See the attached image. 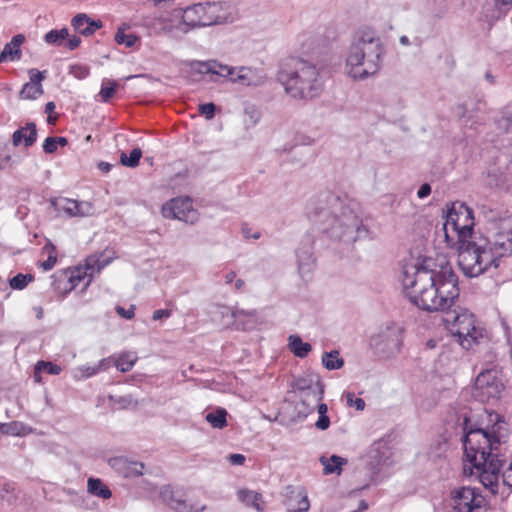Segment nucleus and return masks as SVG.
<instances>
[{
  "mask_svg": "<svg viewBox=\"0 0 512 512\" xmlns=\"http://www.w3.org/2000/svg\"><path fill=\"white\" fill-rule=\"evenodd\" d=\"M71 73L75 77L83 79L89 75V68L85 65H74L71 67Z\"/></svg>",
  "mask_w": 512,
  "mask_h": 512,
  "instance_id": "nucleus-53",
  "label": "nucleus"
},
{
  "mask_svg": "<svg viewBox=\"0 0 512 512\" xmlns=\"http://www.w3.org/2000/svg\"><path fill=\"white\" fill-rule=\"evenodd\" d=\"M145 25L150 33L156 36L166 35L172 38H179L187 34V29L181 23L180 11L178 10L150 17L146 20Z\"/></svg>",
  "mask_w": 512,
  "mask_h": 512,
  "instance_id": "nucleus-12",
  "label": "nucleus"
},
{
  "mask_svg": "<svg viewBox=\"0 0 512 512\" xmlns=\"http://www.w3.org/2000/svg\"><path fill=\"white\" fill-rule=\"evenodd\" d=\"M117 83L113 80L103 79L99 95L102 101L108 102L115 94Z\"/></svg>",
  "mask_w": 512,
  "mask_h": 512,
  "instance_id": "nucleus-45",
  "label": "nucleus"
},
{
  "mask_svg": "<svg viewBox=\"0 0 512 512\" xmlns=\"http://www.w3.org/2000/svg\"><path fill=\"white\" fill-rule=\"evenodd\" d=\"M111 359L110 358H104L98 362L97 365H95L97 368H99L100 371L107 370L110 367Z\"/></svg>",
  "mask_w": 512,
  "mask_h": 512,
  "instance_id": "nucleus-62",
  "label": "nucleus"
},
{
  "mask_svg": "<svg viewBox=\"0 0 512 512\" xmlns=\"http://www.w3.org/2000/svg\"><path fill=\"white\" fill-rule=\"evenodd\" d=\"M25 430V425L18 421L0 423V433L2 434L20 436L25 434Z\"/></svg>",
  "mask_w": 512,
  "mask_h": 512,
  "instance_id": "nucleus-40",
  "label": "nucleus"
},
{
  "mask_svg": "<svg viewBox=\"0 0 512 512\" xmlns=\"http://www.w3.org/2000/svg\"><path fill=\"white\" fill-rule=\"evenodd\" d=\"M227 412L224 408H218L206 415L205 419L213 428L222 429L227 426Z\"/></svg>",
  "mask_w": 512,
  "mask_h": 512,
  "instance_id": "nucleus-38",
  "label": "nucleus"
},
{
  "mask_svg": "<svg viewBox=\"0 0 512 512\" xmlns=\"http://www.w3.org/2000/svg\"><path fill=\"white\" fill-rule=\"evenodd\" d=\"M113 461H114V465L123 466V467L126 465H129L128 471L125 473L126 477L132 476V475H142V473H143L144 465L142 463H138V462L128 463L123 458H117V459H114Z\"/></svg>",
  "mask_w": 512,
  "mask_h": 512,
  "instance_id": "nucleus-43",
  "label": "nucleus"
},
{
  "mask_svg": "<svg viewBox=\"0 0 512 512\" xmlns=\"http://www.w3.org/2000/svg\"><path fill=\"white\" fill-rule=\"evenodd\" d=\"M234 73H237L236 84L243 86H259L266 80L263 71L257 68L241 66Z\"/></svg>",
  "mask_w": 512,
  "mask_h": 512,
  "instance_id": "nucleus-22",
  "label": "nucleus"
},
{
  "mask_svg": "<svg viewBox=\"0 0 512 512\" xmlns=\"http://www.w3.org/2000/svg\"><path fill=\"white\" fill-rule=\"evenodd\" d=\"M141 156H142L141 149L134 148L130 152L129 156H127L125 153H122L121 157H120V161H121L122 165H124L126 167H130V168H134L139 164Z\"/></svg>",
  "mask_w": 512,
  "mask_h": 512,
  "instance_id": "nucleus-44",
  "label": "nucleus"
},
{
  "mask_svg": "<svg viewBox=\"0 0 512 512\" xmlns=\"http://www.w3.org/2000/svg\"><path fill=\"white\" fill-rule=\"evenodd\" d=\"M179 11L181 23L187 29V33L192 29L208 26L207 21L204 20V3L194 4Z\"/></svg>",
  "mask_w": 512,
  "mask_h": 512,
  "instance_id": "nucleus-18",
  "label": "nucleus"
},
{
  "mask_svg": "<svg viewBox=\"0 0 512 512\" xmlns=\"http://www.w3.org/2000/svg\"><path fill=\"white\" fill-rule=\"evenodd\" d=\"M135 306L131 305L129 309H125L122 306L116 307V312L119 316L125 319H132L134 317Z\"/></svg>",
  "mask_w": 512,
  "mask_h": 512,
  "instance_id": "nucleus-54",
  "label": "nucleus"
},
{
  "mask_svg": "<svg viewBox=\"0 0 512 512\" xmlns=\"http://www.w3.org/2000/svg\"><path fill=\"white\" fill-rule=\"evenodd\" d=\"M474 218L472 211L463 203H453L448 209L439 232L447 247L459 246L472 239Z\"/></svg>",
  "mask_w": 512,
  "mask_h": 512,
  "instance_id": "nucleus-6",
  "label": "nucleus"
},
{
  "mask_svg": "<svg viewBox=\"0 0 512 512\" xmlns=\"http://www.w3.org/2000/svg\"><path fill=\"white\" fill-rule=\"evenodd\" d=\"M44 40L49 45L64 46L69 50L76 49L81 43V39L78 36L73 35L70 37L67 28L50 30L45 34Z\"/></svg>",
  "mask_w": 512,
  "mask_h": 512,
  "instance_id": "nucleus-20",
  "label": "nucleus"
},
{
  "mask_svg": "<svg viewBox=\"0 0 512 512\" xmlns=\"http://www.w3.org/2000/svg\"><path fill=\"white\" fill-rule=\"evenodd\" d=\"M51 205L58 213H64L68 217H85L93 212L90 202L76 201L69 198L53 199Z\"/></svg>",
  "mask_w": 512,
  "mask_h": 512,
  "instance_id": "nucleus-16",
  "label": "nucleus"
},
{
  "mask_svg": "<svg viewBox=\"0 0 512 512\" xmlns=\"http://www.w3.org/2000/svg\"><path fill=\"white\" fill-rule=\"evenodd\" d=\"M98 372H99V368H97L96 366L83 365V366L77 367L74 370L73 376L75 379L80 380V379L92 377V376L96 375Z\"/></svg>",
  "mask_w": 512,
  "mask_h": 512,
  "instance_id": "nucleus-46",
  "label": "nucleus"
},
{
  "mask_svg": "<svg viewBox=\"0 0 512 512\" xmlns=\"http://www.w3.org/2000/svg\"><path fill=\"white\" fill-rule=\"evenodd\" d=\"M293 388L300 398L301 405L304 407L301 412L305 414L315 409L317 403L322 400L324 393V384L318 375H307L297 378Z\"/></svg>",
  "mask_w": 512,
  "mask_h": 512,
  "instance_id": "nucleus-9",
  "label": "nucleus"
},
{
  "mask_svg": "<svg viewBox=\"0 0 512 512\" xmlns=\"http://www.w3.org/2000/svg\"><path fill=\"white\" fill-rule=\"evenodd\" d=\"M138 357L133 352H123L121 353L114 362V365L121 372L130 371L135 365Z\"/></svg>",
  "mask_w": 512,
  "mask_h": 512,
  "instance_id": "nucleus-36",
  "label": "nucleus"
},
{
  "mask_svg": "<svg viewBox=\"0 0 512 512\" xmlns=\"http://www.w3.org/2000/svg\"><path fill=\"white\" fill-rule=\"evenodd\" d=\"M115 258V253L112 250H104L101 253H95L86 258L85 267L77 268L75 271L71 273L69 276V290L74 289L78 283L84 280L86 277L88 278L87 284L91 281L95 274L100 273V271L109 265L112 260Z\"/></svg>",
  "mask_w": 512,
  "mask_h": 512,
  "instance_id": "nucleus-13",
  "label": "nucleus"
},
{
  "mask_svg": "<svg viewBox=\"0 0 512 512\" xmlns=\"http://www.w3.org/2000/svg\"><path fill=\"white\" fill-rule=\"evenodd\" d=\"M291 489V495L287 500V507L290 512H307L310 508V502L307 492L303 488Z\"/></svg>",
  "mask_w": 512,
  "mask_h": 512,
  "instance_id": "nucleus-24",
  "label": "nucleus"
},
{
  "mask_svg": "<svg viewBox=\"0 0 512 512\" xmlns=\"http://www.w3.org/2000/svg\"><path fill=\"white\" fill-rule=\"evenodd\" d=\"M278 79L285 92L296 99H312L323 89L319 68L301 57H288L280 66Z\"/></svg>",
  "mask_w": 512,
  "mask_h": 512,
  "instance_id": "nucleus-5",
  "label": "nucleus"
},
{
  "mask_svg": "<svg viewBox=\"0 0 512 512\" xmlns=\"http://www.w3.org/2000/svg\"><path fill=\"white\" fill-rule=\"evenodd\" d=\"M502 484L508 488H512V466L508 464L507 468L502 473Z\"/></svg>",
  "mask_w": 512,
  "mask_h": 512,
  "instance_id": "nucleus-56",
  "label": "nucleus"
},
{
  "mask_svg": "<svg viewBox=\"0 0 512 512\" xmlns=\"http://www.w3.org/2000/svg\"><path fill=\"white\" fill-rule=\"evenodd\" d=\"M383 348L380 350L386 357H395L402 349L403 341L399 332H392L383 339Z\"/></svg>",
  "mask_w": 512,
  "mask_h": 512,
  "instance_id": "nucleus-28",
  "label": "nucleus"
},
{
  "mask_svg": "<svg viewBox=\"0 0 512 512\" xmlns=\"http://www.w3.org/2000/svg\"><path fill=\"white\" fill-rule=\"evenodd\" d=\"M246 115L249 116L251 125H256L259 121V114L255 110L248 111L246 110Z\"/></svg>",
  "mask_w": 512,
  "mask_h": 512,
  "instance_id": "nucleus-63",
  "label": "nucleus"
},
{
  "mask_svg": "<svg viewBox=\"0 0 512 512\" xmlns=\"http://www.w3.org/2000/svg\"><path fill=\"white\" fill-rule=\"evenodd\" d=\"M317 39L311 31H303L296 37V45L299 50L306 53L311 51L316 45Z\"/></svg>",
  "mask_w": 512,
  "mask_h": 512,
  "instance_id": "nucleus-37",
  "label": "nucleus"
},
{
  "mask_svg": "<svg viewBox=\"0 0 512 512\" xmlns=\"http://www.w3.org/2000/svg\"><path fill=\"white\" fill-rule=\"evenodd\" d=\"M383 48L375 30L364 27L355 31L346 52L345 71L353 79H365L378 72Z\"/></svg>",
  "mask_w": 512,
  "mask_h": 512,
  "instance_id": "nucleus-4",
  "label": "nucleus"
},
{
  "mask_svg": "<svg viewBox=\"0 0 512 512\" xmlns=\"http://www.w3.org/2000/svg\"><path fill=\"white\" fill-rule=\"evenodd\" d=\"M430 193H431V186L428 183H424L419 188V190L417 192V196L419 199H424V198L428 197L430 195Z\"/></svg>",
  "mask_w": 512,
  "mask_h": 512,
  "instance_id": "nucleus-59",
  "label": "nucleus"
},
{
  "mask_svg": "<svg viewBox=\"0 0 512 512\" xmlns=\"http://www.w3.org/2000/svg\"><path fill=\"white\" fill-rule=\"evenodd\" d=\"M57 144L53 137H47L43 143V150L45 153L52 154L57 150Z\"/></svg>",
  "mask_w": 512,
  "mask_h": 512,
  "instance_id": "nucleus-55",
  "label": "nucleus"
},
{
  "mask_svg": "<svg viewBox=\"0 0 512 512\" xmlns=\"http://www.w3.org/2000/svg\"><path fill=\"white\" fill-rule=\"evenodd\" d=\"M311 219L322 232L334 239L355 242L369 234L359 216V206L352 200L344 202L339 197H331V208L315 209Z\"/></svg>",
  "mask_w": 512,
  "mask_h": 512,
  "instance_id": "nucleus-3",
  "label": "nucleus"
},
{
  "mask_svg": "<svg viewBox=\"0 0 512 512\" xmlns=\"http://www.w3.org/2000/svg\"><path fill=\"white\" fill-rule=\"evenodd\" d=\"M162 500L172 509L177 512H193L192 507L189 506L184 500L176 499L170 487H163L160 491Z\"/></svg>",
  "mask_w": 512,
  "mask_h": 512,
  "instance_id": "nucleus-30",
  "label": "nucleus"
},
{
  "mask_svg": "<svg viewBox=\"0 0 512 512\" xmlns=\"http://www.w3.org/2000/svg\"><path fill=\"white\" fill-rule=\"evenodd\" d=\"M504 389L500 373L497 369H486L479 373L475 380L472 396L475 400L485 403L500 398Z\"/></svg>",
  "mask_w": 512,
  "mask_h": 512,
  "instance_id": "nucleus-10",
  "label": "nucleus"
},
{
  "mask_svg": "<svg viewBox=\"0 0 512 512\" xmlns=\"http://www.w3.org/2000/svg\"><path fill=\"white\" fill-rule=\"evenodd\" d=\"M29 82L25 83L19 92V98L23 100H35L40 97L44 90L42 81L45 76L43 72L32 68L28 71Z\"/></svg>",
  "mask_w": 512,
  "mask_h": 512,
  "instance_id": "nucleus-19",
  "label": "nucleus"
},
{
  "mask_svg": "<svg viewBox=\"0 0 512 512\" xmlns=\"http://www.w3.org/2000/svg\"><path fill=\"white\" fill-rule=\"evenodd\" d=\"M494 421L491 427L466 429L464 453L470 463V474H475L483 486L492 494L499 492V472L503 464L502 445L506 443L508 429L506 423L496 413L489 414ZM468 465H464L467 473Z\"/></svg>",
  "mask_w": 512,
  "mask_h": 512,
  "instance_id": "nucleus-2",
  "label": "nucleus"
},
{
  "mask_svg": "<svg viewBox=\"0 0 512 512\" xmlns=\"http://www.w3.org/2000/svg\"><path fill=\"white\" fill-rule=\"evenodd\" d=\"M87 491L93 495L102 499H109L112 496L111 490L103 484L99 478L90 477L87 481Z\"/></svg>",
  "mask_w": 512,
  "mask_h": 512,
  "instance_id": "nucleus-32",
  "label": "nucleus"
},
{
  "mask_svg": "<svg viewBox=\"0 0 512 512\" xmlns=\"http://www.w3.org/2000/svg\"><path fill=\"white\" fill-rule=\"evenodd\" d=\"M235 314L243 313L245 315H242L241 317H235V323L234 326L241 329H249L254 326L257 320V313L256 311H245V310H238L234 309Z\"/></svg>",
  "mask_w": 512,
  "mask_h": 512,
  "instance_id": "nucleus-35",
  "label": "nucleus"
},
{
  "mask_svg": "<svg viewBox=\"0 0 512 512\" xmlns=\"http://www.w3.org/2000/svg\"><path fill=\"white\" fill-rule=\"evenodd\" d=\"M296 257L299 274L303 279H306L312 273L315 264L311 244L307 243L299 247L296 251Z\"/></svg>",
  "mask_w": 512,
  "mask_h": 512,
  "instance_id": "nucleus-23",
  "label": "nucleus"
},
{
  "mask_svg": "<svg viewBox=\"0 0 512 512\" xmlns=\"http://www.w3.org/2000/svg\"><path fill=\"white\" fill-rule=\"evenodd\" d=\"M330 425V419L327 414L319 415V419L315 423V427L319 430H326Z\"/></svg>",
  "mask_w": 512,
  "mask_h": 512,
  "instance_id": "nucleus-57",
  "label": "nucleus"
},
{
  "mask_svg": "<svg viewBox=\"0 0 512 512\" xmlns=\"http://www.w3.org/2000/svg\"><path fill=\"white\" fill-rule=\"evenodd\" d=\"M162 214L165 218L178 219L186 223H195L198 213L193 208L189 197L174 198L162 206Z\"/></svg>",
  "mask_w": 512,
  "mask_h": 512,
  "instance_id": "nucleus-15",
  "label": "nucleus"
},
{
  "mask_svg": "<svg viewBox=\"0 0 512 512\" xmlns=\"http://www.w3.org/2000/svg\"><path fill=\"white\" fill-rule=\"evenodd\" d=\"M322 364L328 370H337L344 365V361L340 357L339 352L334 350L331 352H325L322 355Z\"/></svg>",
  "mask_w": 512,
  "mask_h": 512,
  "instance_id": "nucleus-39",
  "label": "nucleus"
},
{
  "mask_svg": "<svg viewBox=\"0 0 512 512\" xmlns=\"http://www.w3.org/2000/svg\"><path fill=\"white\" fill-rule=\"evenodd\" d=\"M458 251V264L463 273L468 277H477L484 273L489 267H498L495 263V256L489 251L486 240L477 243L468 240L463 245L452 246Z\"/></svg>",
  "mask_w": 512,
  "mask_h": 512,
  "instance_id": "nucleus-7",
  "label": "nucleus"
},
{
  "mask_svg": "<svg viewBox=\"0 0 512 512\" xmlns=\"http://www.w3.org/2000/svg\"><path fill=\"white\" fill-rule=\"evenodd\" d=\"M71 23L75 31L84 36L92 35L102 27L101 21L91 20L86 14H77Z\"/></svg>",
  "mask_w": 512,
  "mask_h": 512,
  "instance_id": "nucleus-26",
  "label": "nucleus"
},
{
  "mask_svg": "<svg viewBox=\"0 0 512 512\" xmlns=\"http://www.w3.org/2000/svg\"><path fill=\"white\" fill-rule=\"evenodd\" d=\"M171 316V310L168 309H159L155 310L152 315L153 320H160L162 318H168Z\"/></svg>",
  "mask_w": 512,
  "mask_h": 512,
  "instance_id": "nucleus-58",
  "label": "nucleus"
},
{
  "mask_svg": "<svg viewBox=\"0 0 512 512\" xmlns=\"http://www.w3.org/2000/svg\"><path fill=\"white\" fill-rule=\"evenodd\" d=\"M37 139V129L34 123H28L26 126L17 129L12 136L14 146L24 144L26 147L32 146Z\"/></svg>",
  "mask_w": 512,
  "mask_h": 512,
  "instance_id": "nucleus-25",
  "label": "nucleus"
},
{
  "mask_svg": "<svg viewBox=\"0 0 512 512\" xmlns=\"http://www.w3.org/2000/svg\"><path fill=\"white\" fill-rule=\"evenodd\" d=\"M447 329L457 338L464 349H471L484 338V328L477 321L474 314L467 310L454 312L444 318Z\"/></svg>",
  "mask_w": 512,
  "mask_h": 512,
  "instance_id": "nucleus-8",
  "label": "nucleus"
},
{
  "mask_svg": "<svg viewBox=\"0 0 512 512\" xmlns=\"http://www.w3.org/2000/svg\"><path fill=\"white\" fill-rule=\"evenodd\" d=\"M11 161V155H5L3 158L0 159V169H5L7 167V164Z\"/></svg>",
  "mask_w": 512,
  "mask_h": 512,
  "instance_id": "nucleus-64",
  "label": "nucleus"
},
{
  "mask_svg": "<svg viewBox=\"0 0 512 512\" xmlns=\"http://www.w3.org/2000/svg\"><path fill=\"white\" fill-rule=\"evenodd\" d=\"M238 497L240 501L246 505L255 508L257 511H263V507L261 506L262 495L260 493L242 489L238 492Z\"/></svg>",
  "mask_w": 512,
  "mask_h": 512,
  "instance_id": "nucleus-34",
  "label": "nucleus"
},
{
  "mask_svg": "<svg viewBox=\"0 0 512 512\" xmlns=\"http://www.w3.org/2000/svg\"><path fill=\"white\" fill-rule=\"evenodd\" d=\"M229 462L232 465H242L245 462V456L242 454H231L229 456Z\"/></svg>",
  "mask_w": 512,
  "mask_h": 512,
  "instance_id": "nucleus-61",
  "label": "nucleus"
},
{
  "mask_svg": "<svg viewBox=\"0 0 512 512\" xmlns=\"http://www.w3.org/2000/svg\"><path fill=\"white\" fill-rule=\"evenodd\" d=\"M110 399L115 405H118L122 409L136 407L138 404L137 400H135L132 395H123L118 397L111 396Z\"/></svg>",
  "mask_w": 512,
  "mask_h": 512,
  "instance_id": "nucleus-49",
  "label": "nucleus"
},
{
  "mask_svg": "<svg viewBox=\"0 0 512 512\" xmlns=\"http://www.w3.org/2000/svg\"><path fill=\"white\" fill-rule=\"evenodd\" d=\"M402 285L410 301L429 312L447 311L459 297L458 278L444 255L405 267Z\"/></svg>",
  "mask_w": 512,
  "mask_h": 512,
  "instance_id": "nucleus-1",
  "label": "nucleus"
},
{
  "mask_svg": "<svg viewBox=\"0 0 512 512\" xmlns=\"http://www.w3.org/2000/svg\"><path fill=\"white\" fill-rule=\"evenodd\" d=\"M290 351L299 358L306 357L309 352L312 350V346L303 342L302 339L298 335H290L288 338Z\"/></svg>",
  "mask_w": 512,
  "mask_h": 512,
  "instance_id": "nucleus-33",
  "label": "nucleus"
},
{
  "mask_svg": "<svg viewBox=\"0 0 512 512\" xmlns=\"http://www.w3.org/2000/svg\"><path fill=\"white\" fill-rule=\"evenodd\" d=\"M215 105L213 103H206L199 106V112L204 115L206 119L210 120L215 115Z\"/></svg>",
  "mask_w": 512,
  "mask_h": 512,
  "instance_id": "nucleus-52",
  "label": "nucleus"
},
{
  "mask_svg": "<svg viewBox=\"0 0 512 512\" xmlns=\"http://www.w3.org/2000/svg\"><path fill=\"white\" fill-rule=\"evenodd\" d=\"M204 10L208 26L232 23L238 19V8L232 0L204 3Z\"/></svg>",
  "mask_w": 512,
  "mask_h": 512,
  "instance_id": "nucleus-14",
  "label": "nucleus"
},
{
  "mask_svg": "<svg viewBox=\"0 0 512 512\" xmlns=\"http://www.w3.org/2000/svg\"><path fill=\"white\" fill-rule=\"evenodd\" d=\"M24 41V36L15 35L12 40L7 43L0 54V62L6 60H16L21 57L20 46Z\"/></svg>",
  "mask_w": 512,
  "mask_h": 512,
  "instance_id": "nucleus-29",
  "label": "nucleus"
},
{
  "mask_svg": "<svg viewBox=\"0 0 512 512\" xmlns=\"http://www.w3.org/2000/svg\"><path fill=\"white\" fill-rule=\"evenodd\" d=\"M320 463L323 466L324 474L339 475L342 472V466L347 463V460L337 455H332L331 457L321 456Z\"/></svg>",
  "mask_w": 512,
  "mask_h": 512,
  "instance_id": "nucleus-31",
  "label": "nucleus"
},
{
  "mask_svg": "<svg viewBox=\"0 0 512 512\" xmlns=\"http://www.w3.org/2000/svg\"><path fill=\"white\" fill-rule=\"evenodd\" d=\"M346 402L350 407H355L356 410L362 411L365 408V401L362 398L355 397L354 393H346Z\"/></svg>",
  "mask_w": 512,
  "mask_h": 512,
  "instance_id": "nucleus-51",
  "label": "nucleus"
},
{
  "mask_svg": "<svg viewBox=\"0 0 512 512\" xmlns=\"http://www.w3.org/2000/svg\"><path fill=\"white\" fill-rule=\"evenodd\" d=\"M44 250L48 253V257L45 261L41 263V267L43 268L44 271H49L55 266L57 262L55 247L45 246Z\"/></svg>",
  "mask_w": 512,
  "mask_h": 512,
  "instance_id": "nucleus-50",
  "label": "nucleus"
},
{
  "mask_svg": "<svg viewBox=\"0 0 512 512\" xmlns=\"http://www.w3.org/2000/svg\"><path fill=\"white\" fill-rule=\"evenodd\" d=\"M33 280V276L31 274H17L13 278L10 279V286L12 289L22 290L24 289L31 281Z\"/></svg>",
  "mask_w": 512,
  "mask_h": 512,
  "instance_id": "nucleus-47",
  "label": "nucleus"
},
{
  "mask_svg": "<svg viewBox=\"0 0 512 512\" xmlns=\"http://www.w3.org/2000/svg\"><path fill=\"white\" fill-rule=\"evenodd\" d=\"M486 245L498 263L500 258L512 254V230L499 231L492 240H486Z\"/></svg>",
  "mask_w": 512,
  "mask_h": 512,
  "instance_id": "nucleus-17",
  "label": "nucleus"
},
{
  "mask_svg": "<svg viewBox=\"0 0 512 512\" xmlns=\"http://www.w3.org/2000/svg\"><path fill=\"white\" fill-rule=\"evenodd\" d=\"M451 506L455 512H487V501L476 487L462 486L451 491Z\"/></svg>",
  "mask_w": 512,
  "mask_h": 512,
  "instance_id": "nucleus-11",
  "label": "nucleus"
},
{
  "mask_svg": "<svg viewBox=\"0 0 512 512\" xmlns=\"http://www.w3.org/2000/svg\"><path fill=\"white\" fill-rule=\"evenodd\" d=\"M498 128L503 130L512 139V107H508L497 121Z\"/></svg>",
  "mask_w": 512,
  "mask_h": 512,
  "instance_id": "nucleus-42",
  "label": "nucleus"
},
{
  "mask_svg": "<svg viewBox=\"0 0 512 512\" xmlns=\"http://www.w3.org/2000/svg\"><path fill=\"white\" fill-rule=\"evenodd\" d=\"M61 371V367L52 362L38 361L36 364V374L46 372L51 375H58Z\"/></svg>",
  "mask_w": 512,
  "mask_h": 512,
  "instance_id": "nucleus-48",
  "label": "nucleus"
},
{
  "mask_svg": "<svg viewBox=\"0 0 512 512\" xmlns=\"http://www.w3.org/2000/svg\"><path fill=\"white\" fill-rule=\"evenodd\" d=\"M115 41L119 45H124L127 48H131L136 44V42L139 41V38L135 34H128L124 29L119 28L115 35Z\"/></svg>",
  "mask_w": 512,
  "mask_h": 512,
  "instance_id": "nucleus-41",
  "label": "nucleus"
},
{
  "mask_svg": "<svg viewBox=\"0 0 512 512\" xmlns=\"http://www.w3.org/2000/svg\"><path fill=\"white\" fill-rule=\"evenodd\" d=\"M192 69L201 74H215L221 77H227L232 72V67L222 65L215 61L212 62H194Z\"/></svg>",
  "mask_w": 512,
  "mask_h": 512,
  "instance_id": "nucleus-27",
  "label": "nucleus"
},
{
  "mask_svg": "<svg viewBox=\"0 0 512 512\" xmlns=\"http://www.w3.org/2000/svg\"><path fill=\"white\" fill-rule=\"evenodd\" d=\"M242 233L246 239H250V238L259 239L260 238V232L251 233V228L248 227V225H246V224L242 226Z\"/></svg>",
  "mask_w": 512,
  "mask_h": 512,
  "instance_id": "nucleus-60",
  "label": "nucleus"
},
{
  "mask_svg": "<svg viewBox=\"0 0 512 512\" xmlns=\"http://www.w3.org/2000/svg\"><path fill=\"white\" fill-rule=\"evenodd\" d=\"M209 315L214 323L223 328H228L234 326L235 317H241L244 314H235L234 309L226 305L213 304L209 308Z\"/></svg>",
  "mask_w": 512,
  "mask_h": 512,
  "instance_id": "nucleus-21",
  "label": "nucleus"
}]
</instances>
